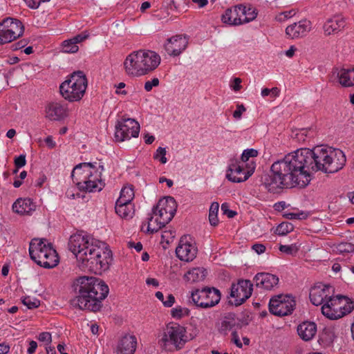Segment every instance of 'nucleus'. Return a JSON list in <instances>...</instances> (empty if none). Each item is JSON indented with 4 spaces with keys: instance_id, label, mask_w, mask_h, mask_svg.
<instances>
[{
    "instance_id": "obj_1",
    "label": "nucleus",
    "mask_w": 354,
    "mask_h": 354,
    "mask_svg": "<svg viewBox=\"0 0 354 354\" xmlns=\"http://www.w3.org/2000/svg\"><path fill=\"white\" fill-rule=\"evenodd\" d=\"M346 162L345 154L339 149L326 146L299 149L274 162L270 174L262 176V185L274 194L284 188L305 187L310 181L311 172L335 173Z\"/></svg>"
},
{
    "instance_id": "obj_2",
    "label": "nucleus",
    "mask_w": 354,
    "mask_h": 354,
    "mask_svg": "<svg viewBox=\"0 0 354 354\" xmlns=\"http://www.w3.org/2000/svg\"><path fill=\"white\" fill-rule=\"evenodd\" d=\"M76 296L71 304L81 310L97 312L102 308V301L108 295L109 287L101 279L95 277H80L72 285Z\"/></svg>"
},
{
    "instance_id": "obj_3",
    "label": "nucleus",
    "mask_w": 354,
    "mask_h": 354,
    "mask_svg": "<svg viewBox=\"0 0 354 354\" xmlns=\"http://www.w3.org/2000/svg\"><path fill=\"white\" fill-rule=\"evenodd\" d=\"M79 267L95 274H101L109 269L112 261L111 251L107 249L104 242L99 240L91 241L84 252L77 254Z\"/></svg>"
},
{
    "instance_id": "obj_4",
    "label": "nucleus",
    "mask_w": 354,
    "mask_h": 354,
    "mask_svg": "<svg viewBox=\"0 0 354 354\" xmlns=\"http://www.w3.org/2000/svg\"><path fill=\"white\" fill-rule=\"evenodd\" d=\"M160 63V55L149 50H140L129 54L124 62L128 75L138 77L154 71Z\"/></svg>"
},
{
    "instance_id": "obj_5",
    "label": "nucleus",
    "mask_w": 354,
    "mask_h": 354,
    "mask_svg": "<svg viewBox=\"0 0 354 354\" xmlns=\"http://www.w3.org/2000/svg\"><path fill=\"white\" fill-rule=\"evenodd\" d=\"M71 177L80 191L100 192L105 186L101 178V171L95 169L91 162H82L76 165L72 171Z\"/></svg>"
},
{
    "instance_id": "obj_6",
    "label": "nucleus",
    "mask_w": 354,
    "mask_h": 354,
    "mask_svg": "<svg viewBox=\"0 0 354 354\" xmlns=\"http://www.w3.org/2000/svg\"><path fill=\"white\" fill-rule=\"evenodd\" d=\"M177 209L176 200L171 196L160 198L152 209V215L156 216L153 223V216L148 219L147 232L153 234L165 227L174 218Z\"/></svg>"
},
{
    "instance_id": "obj_7",
    "label": "nucleus",
    "mask_w": 354,
    "mask_h": 354,
    "mask_svg": "<svg viewBox=\"0 0 354 354\" xmlns=\"http://www.w3.org/2000/svg\"><path fill=\"white\" fill-rule=\"evenodd\" d=\"M46 239H33L29 246L30 258L39 266L45 268L55 267L59 257L51 243H46Z\"/></svg>"
},
{
    "instance_id": "obj_8",
    "label": "nucleus",
    "mask_w": 354,
    "mask_h": 354,
    "mask_svg": "<svg viewBox=\"0 0 354 354\" xmlns=\"http://www.w3.org/2000/svg\"><path fill=\"white\" fill-rule=\"evenodd\" d=\"M87 79L81 71L73 72L68 79L61 84L59 91L62 96L69 102L80 101L87 88Z\"/></svg>"
},
{
    "instance_id": "obj_9",
    "label": "nucleus",
    "mask_w": 354,
    "mask_h": 354,
    "mask_svg": "<svg viewBox=\"0 0 354 354\" xmlns=\"http://www.w3.org/2000/svg\"><path fill=\"white\" fill-rule=\"evenodd\" d=\"M354 309V301L348 297L338 295L328 300L322 307V314L335 320L349 314Z\"/></svg>"
},
{
    "instance_id": "obj_10",
    "label": "nucleus",
    "mask_w": 354,
    "mask_h": 354,
    "mask_svg": "<svg viewBox=\"0 0 354 354\" xmlns=\"http://www.w3.org/2000/svg\"><path fill=\"white\" fill-rule=\"evenodd\" d=\"M185 329L178 324L167 326L162 337L160 339L161 346L166 351L180 349L185 343Z\"/></svg>"
},
{
    "instance_id": "obj_11",
    "label": "nucleus",
    "mask_w": 354,
    "mask_h": 354,
    "mask_svg": "<svg viewBox=\"0 0 354 354\" xmlns=\"http://www.w3.org/2000/svg\"><path fill=\"white\" fill-rule=\"evenodd\" d=\"M191 297L196 306L208 308L219 303L221 292L215 288L205 287L201 290L196 289L193 291Z\"/></svg>"
},
{
    "instance_id": "obj_12",
    "label": "nucleus",
    "mask_w": 354,
    "mask_h": 354,
    "mask_svg": "<svg viewBox=\"0 0 354 354\" xmlns=\"http://www.w3.org/2000/svg\"><path fill=\"white\" fill-rule=\"evenodd\" d=\"M296 306L294 297L288 295H278L270 299L268 304L270 313L283 317L291 315Z\"/></svg>"
},
{
    "instance_id": "obj_13",
    "label": "nucleus",
    "mask_w": 354,
    "mask_h": 354,
    "mask_svg": "<svg viewBox=\"0 0 354 354\" xmlns=\"http://www.w3.org/2000/svg\"><path fill=\"white\" fill-rule=\"evenodd\" d=\"M140 132V124L133 119L122 118L115 126V138L122 142L131 138H137Z\"/></svg>"
},
{
    "instance_id": "obj_14",
    "label": "nucleus",
    "mask_w": 354,
    "mask_h": 354,
    "mask_svg": "<svg viewBox=\"0 0 354 354\" xmlns=\"http://www.w3.org/2000/svg\"><path fill=\"white\" fill-rule=\"evenodd\" d=\"M250 280L241 279L237 283H232L230 288V297L234 299L232 304L236 306L243 304L252 295L253 288Z\"/></svg>"
},
{
    "instance_id": "obj_15",
    "label": "nucleus",
    "mask_w": 354,
    "mask_h": 354,
    "mask_svg": "<svg viewBox=\"0 0 354 354\" xmlns=\"http://www.w3.org/2000/svg\"><path fill=\"white\" fill-rule=\"evenodd\" d=\"M247 171L245 172L243 166L239 163H232L230 165L226 174V178L233 183H241L245 181L251 176L256 167V164L251 161L246 165Z\"/></svg>"
},
{
    "instance_id": "obj_16",
    "label": "nucleus",
    "mask_w": 354,
    "mask_h": 354,
    "mask_svg": "<svg viewBox=\"0 0 354 354\" xmlns=\"http://www.w3.org/2000/svg\"><path fill=\"white\" fill-rule=\"evenodd\" d=\"M335 288L329 284L319 283L311 288L309 297L315 306L324 304L334 297Z\"/></svg>"
},
{
    "instance_id": "obj_17",
    "label": "nucleus",
    "mask_w": 354,
    "mask_h": 354,
    "mask_svg": "<svg viewBox=\"0 0 354 354\" xmlns=\"http://www.w3.org/2000/svg\"><path fill=\"white\" fill-rule=\"evenodd\" d=\"M191 241L192 238L189 235H184L180 238L176 249V256L180 260L188 262L196 257L197 248Z\"/></svg>"
},
{
    "instance_id": "obj_18",
    "label": "nucleus",
    "mask_w": 354,
    "mask_h": 354,
    "mask_svg": "<svg viewBox=\"0 0 354 354\" xmlns=\"http://www.w3.org/2000/svg\"><path fill=\"white\" fill-rule=\"evenodd\" d=\"M96 240L84 232H77L71 236L68 247L69 250L77 257V254L82 251L84 252L87 246L90 245L91 241Z\"/></svg>"
},
{
    "instance_id": "obj_19",
    "label": "nucleus",
    "mask_w": 354,
    "mask_h": 354,
    "mask_svg": "<svg viewBox=\"0 0 354 354\" xmlns=\"http://www.w3.org/2000/svg\"><path fill=\"white\" fill-rule=\"evenodd\" d=\"M248 324V322L237 318L234 313H229L221 319L218 331L219 333L226 335L229 331L241 329Z\"/></svg>"
},
{
    "instance_id": "obj_20",
    "label": "nucleus",
    "mask_w": 354,
    "mask_h": 354,
    "mask_svg": "<svg viewBox=\"0 0 354 354\" xmlns=\"http://www.w3.org/2000/svg\"><path fill=\"white\" fill-rule=\"evenodd\" d=\"M187 44L186 37L176 35L167 39L165 49L169 55L178 56L186 48Z\"/></svg>"
},
{
    "instance_id": "obj_21",
    "label": "nucleus",
    "mask_w": 354,
    "mask_h": 354,
    "mask_svg": "<svg viewBox=\"0 0 354 354\" xmlns=\"http://www.w3.org/2000/svg\"><path fill=\"white\" fill-rule=\"evenodd\" d=\"M253 280L257 287L268 290H272L279 283L278 277L268 272L257 273Z\"/></svg>"
},
{
    "instance_id": "obj_22",
    "label": "nucleus",
    "mask_w": 354,
    "mask_h": 354,
    "mask_svg": "<svg viewBox=\"0 0 354 354\" xmlns=\"http://www.w3.org/2000/svg\"><path fill=\"white\" fill-rule=\"evenodd\" d=\"M137 347V339L134 335H124L118 342L116 354H134Z\"/></svg>"
},
{
    "instance_id": "obj_23",
    "label": "nucleus",
    "mask_w": 354,
    "mask_h": 354,
    "mask_svg": "<svg viewBox=\"0 0 354 354\" xmlns=\"http://www.w3.org/2000/svg\"><path fill=\"white\" fill-rule=\"evenodd\" d=\"M67 115L65 105L59 102H50L46 107V117L50 120H61Z\"/></svg>"
},
{
    "instance_id": "obj_24",
    "label": "nucleus",
    "mask_w": 354,
    "mask_h": 354,
    "mask_svg": "<svg viewBox=\"0 0 354 354\" xmlns=\"http://www.w3.org/2000/svg\"><path fill=\"white\" fill-rule=\"evenodd\" d=\"M309 21H300L288 26L286 29V33L288 37L294 39L303 37L310 30Z\"/></svg>"
},
{
    "instance_id": "obj_25",
    "label": "nucleus",
    "mask_w": 354,
    "mask_h": 354,
    "mask_svg": "<svg viewBox=\"0 0 354 354\" xmlns=\"http://www.w3.org/2000/svg\"><path fill=\"white\" fill-rule=\"evenodd\" d=\"M36 209L35 204L29 198H18L12 205L13 212L19 214H31Z\"/></svg>"
},
{
    "instance_id": "obj_26",
    "label": "nucleus",
    "mask_w": 354,
    "mask_h": 354,
    "mask_svg": "<svg viewBox=\"0 0 354 354\" xmlns=\"http://www.w3.org/2000/svg\"><path fill=\"white\" fill-rule=\"evenodd\" d=\"M333 75L336 74L339 84L344 87L354 86V68H342L339 71L337 68L333 70Z\"/></svg>"
},
{
    "instance_id": "obj_27",
    "label": "nucleus",
    "mask_w": 354,
    "mask_h": 354,
    "mask_svg": "<svg viewBox=\"0 0 354 354\" xmlns=\"http://www.w3.org/2000/svg\"><path fill=\"white\" fill-rule=\"evenodd\" d=\"M346 26V22L344 18L335 16L328 19L324 25V30L325 35H330L337 31L341 30Z\"/></svg>"
},
{
    "instance_id": "obj_28",
    "label": "nucleus",
    "mask_w": 354,
    "mask_h": 354,
    "mask_svg": "<svg viewBox=\"0 0 354 354\" xmlns=\"http://www.w3.org/2000/svg\"><path fill=\"white\" fill-rule=\"evenodd\" d=\"M0 23L2 24L3 26L6 28L9 29L13 37L16 39L21 37L24 33V27L22 23L18 19L8 17Z\"/></svg>"
},
{
    "instance_id": "obj_29",
    "label": "nucleus",
    "mask_w": 354,
    "mask_h": 354,
    "mask_svg": "<svg viewBox=\"0 0 354 354\" xmlns=\"http://www.w3.org/2000/svg\"><path fill=\"white\" fill-rule=\"evenodd\" d=\"M317 326L314 322H305L297 327V333L304 341L310 340L316 334Z\"/></svg>"
},
{
    "instance_id": "obj_30",
    "label": "nucleus",
    "mask_w": 354,
    "mask_h": 354,
    "mask_svg": "<svg viewBox=\"0 0 354 354\" xmlns=\"http://www.w3.org/2000/svg\"><path fill=\"white\" fill-rule=\"evenodd\" d=\"M242 10L236 6H232L227 8L225 13L222 15L221 19L223 23L230 25L238 26L242 24V18H239L238 12H241Z\"/></svg>"
},
{
    "instance_id": "obj_31",
    "label": "nucleus",
    "mask_w": 354,
    "mask_h": 354,
    "mask_svg": "<svg viewBox=\"0 0 354 354\" xmlns=\"http://www.w3.org/2000/svg\"><path fill=\"white\" fill-rule=\"evenodd\" d=\"M115 212L122 218H131L133 213V206L131 203H115Z\"/></svg>"
},
{
    "instance_id": "obj_32",
    "label": "nucleus",
    "mask_w": 354,
    "mask_h": 354,
    "mask_svg": "<svg viewBox=\"0 0 354 354\" xmlns=\"http://www.w3.org/2000/svg\"><path fill=\"white\" fill-rule=\"evenodd\" d=\"M207 274V272L206 269L203 268H195L188 271L187 273L185 274V278L192 282L199 281H203Z\"/></svg>"
},
{
    "instance_id": "obj_33",
    "label": "nucleus",
    "mask_w": 354,
    "mask_h": 354,
    "mask_svg": "<svg viewBox=\"0 0 354 354\" xmlns=\"http://www.w3.org/2000/svg\"><path fill=\"white\" fill-rule=\"evenodd\" d=\"M134 198V191L132 185L124 187L121 192L120 196L116 202L119 203H131V201Z\"/></svg>"
},
{
    "instance_id": "obj_34",
    "label": "nucleus",
    "mask_w": 354,
    "mask_h": 354,
    "mask_svg": "<svg viewBox=\"0 0 354 354\" xmlns=\"http://www.w3.org/2000/svg\"><path fill=\"white\" fill-rule=\"evenodd\" d=\"M218 208L219 204L217 202H213L210 205L209 211V221L212 226H216L218 223V219L217 216Z\"/></svg>"
},
{
    "instance_id": "obj_35",
    "label": "nucleus",
    "mask_w": 354,
    "mask_h": 354,
    "mask_svg": "<svg viewBox=\"0 0 354 354\" xmlns=\"http://www.w3.org/2000/svg\"><path fill=\"white\" fill-rule=\"evenodd\" d=\"M15 39H16V38L13 37L9 29L6 28L3 26V24L0 23V45L10 43Z\"/></svg>"
},
{
    "instance_id": "obj_36",
    "label": "nucleus",
    "mask_w": 354,
    "mask_h": 354,
    "mask_svg": "<svg viewBox=\"0 0 354 354\" xmlns=\"http://www.w3.org/2000/svg\"><path fill=\"white\" fill-rule=\"evenodd\" d=\"M293 229L294 227L292 223L288 222H283L277 227L274 232L279 236H284L292 232Z\"/></svg>"
},
{
    "instance_id": "obj_37",
    "label": "nucleus",
    "mask_w": 354,
    "mask_h": 354,
    "mask_svg": "<svg viewBox=\"0 0 354 354\" xmlns=\"http://www.w3.org/2000/svg\"><path fill=\"white\" fill-rule=\"evenodd\" d=\"M189 314V310L187 308H183L180 306H178L174 308L171 310V315L172 317L176 319H180L184 317L188 316Z\"/></svg>"
},
{
    "instance_id": "obj_38",
    "label": "nucleus",
    "mask_w": 354,
    "mask_h": 354,
    "mask_svg": "<svg viewBox=\"0 0 354 354\" xmlns=\"http://www.w3.org/2000/svg\"><path fill=\"white\" fill-rule=\"evenodd\" d=\"M315 135L314 131L311 129H301L295 134L299 141L305 142L307 138H313Z\"/></svg>"
},
{
    "instance_id": "obj_39",
    "label": "nucleus",
    "mask_w": 354,
    "mask_h": 354,
    "mask_svg": "<svg viewBox=\"0 0 354 354\" xmlns=\"http://www.w3.org/2000/svg\"><path fill=\"white\" fill-rule=\"evenodd\" d=\"M336 250L340 254L353 252L354 245L348 242H342L336 245Z\"/></svg>"
},
{
    "instance_id": "obj_40",
    "label": "nucleus",
    "mask_w": 354,
    "mask_h": 354,
    "mask_svg": "<svg viewBox=\"0 0 354 354\" xmlns=\"http://www.w3.org/2000/svg\"><path fill=\"white\" fill-rule=\"evenodd\" d=\"M62 49L65 53H73L78 50L79 47L75 44H73V41L69 39L63 41Z\"/></svg>"
},
{
    "instance_id": "obj_41",
    "label": "nucleus",
    "mask_w": 354,
    "mask_h": 354,
    "mask_svg": "<svg viewBox=\"0 0 354 354\" xmlns=\"http://www.w3.org/2000/svg\"><path fill=\"white\" fill-rule=\"evenodd\" d=\"M308 214L303 211H299L297 212H288L284 214V216L290 220H303L308 217Z\"/></svg>"
},
{
    "instance_id": "obj_42",
    "label": "nucleus",
    "mask_w": 354,
    "mask_h": 354,
    "mask_svg": "<svg viewBox=\"0 0 354 354\" xmlns=\"http://www.w3.org/2000/svg\"><path fill=\"white\" fill-rule=\"evenodd\" d=\"M24 305L26 306L29 309H34L39 306L40 301L37 299H32L30 297H25L22 299Z\"/></svg>"
},
{
    "instance_id": "obj_43",
    "label": "nucleus",
    "mask_w": 354,
    "mask_h": 354,
    "mask_svg": "<svg viewBox=\"0 0 354 354\" xmlns=\"http://www.w3.org/2000/svg\"><path fill=\"white\" fill-rule=\"evenodd\" d=\"M167 151L165 148L158 147L153 154V158L155 160H159L162 164H165L167 162V159L166 158Z\"/></svg>"
},
{
    "instance_id": "obj_44",
    "label": "nucleus",
    "mask_w": 354,
    "mask_h": 354,
    "mask_svg": "<svg viewBox=\"0 0 354 354\" xmlns=\"http://www.w3.org/2000/svg\"><path fill=\"white\" fill-rule=\"evenodd\" d=\"M279 250L283 253L290 255L295 254L298 251V248L295 244L292 245H280Z\"/></svg>"
},
{
    "instance_id": "obj_45",
    "label": "nucleus",
    "mask_w": 354,
    "mask_h": 354,
    "mask_svg": "<svg viewBox=\"0 0 354 354\" xmlns=\"http://www.w3.org/2000/svg\"><path fill=\"white\" fill-rule=\"evenodd\" d=\"M259 152L254 149H247L243 151L241 155V160L243 162L249 161L250 158H255L258 156Z\"/></svg>"
},
{
    "instance_id": "obj_46",
    "label": "nucleus",
    "mask_w": 354,
    "mask_h": 354,
    "mask_svg": "<svg viewBox=\"0 0 354 354\" xmlns=\"http://www.w3.org/2000/svg\"><path fill=\"white\" fill-rule=\"evenodd\" d=\"M257 13L255 11V9L249 7L246 8V13L245 15H244V17L242 18V24L248 23L250 21H252L257 17Z\"/></svg>"
},
{
    "instance_id": "obj_47",
    "label": "nucleus",
    "mask_w": 354,
    "mask_h": 354,
    "mask_svg": "<svg viewBox=\"0 0 354 354\" xmlns=\"http://www.w3.org/2000/svg\"><path fill=\"white\" fill-rule=\"evenodd\" d=\"M296 14L295 10H290L282 12L276 16V20L280 22L284 21L286 19L293 17Z\"/></svg>"
},
{
    "instance_id": "obj_48",
    "label": "nucleus",
    "mask_w": 354,
    "mask_h": 354,
    "mask_svg": "<svg viewBox=\"0 0 354 354\" xmlns=\"http://www.w3.org/2000/svg\"><path fill=\"white\" fill-rule=\"evenodd\" d=\"M245 111L246 109L243 104H237L236 109L233 113V117L236 120H239L241 118L243 113Z\"/></svg>"
},
{
    "instance_id": "obj_49",
    "label": "nucleus",
    "mask_w": 354,
    "mask_h": 354,
    "mask_svg": "<svg viewBox=\"0 0 354 354\" xmlns=\"http://www.w3.org/2000/svg\"><path fill=\"white\" fill-rule=\"evenodd\" d=\"M159 85V80L157 77L153 78L151 81H147L145 84V89L147 91L152 90L153 86H158Z\"/></svg>"
},
{
    "instance_id": "obj_50",
    "label": "nucleus",
    "mask_w": 354,
    "mask_h": 354,
    "mask_svg": "<svg viewBox=\"0 0 354 354\" xmlns=\"http://www.w3.org/2000/svg\"><path fill=\"white\" fill-rule=\"evenodd\" d=\"M50 0H24L26 5L32 8L37 9L41 2H48Z\"/></svg>"
},
{
    "instance_id": "obj_51",
    "label": "nucleus",
    "mask_w": 354,
    "mask_h": 354,
    "mask_svg": "<svg viewBox=\"0 0 354 354\" xmlns=\"http://www.w3.org/2000/svg\"><path fill=\"white\" fill-rule=\"evenodd\" d=\"M26 164V155H24V154H21L15 159V167H17V169H19V168L25 166Z\"/></svg>"
},
{
    "instance_id": "obj_52",
    "label": "nucleus",
    "mask_w": 354,
    "mask_h": 354,
    "mask_svg": "<svg viewBox=\"0 0 354 354\" xmlns=\"http://www.w3.org/2000/svg\"><path fill=\"white\" fill-rule=\"evenodd\" d=\"M88 37V34H86V32H82L73 38L70 39L73 41V44H75L77 45L78 43H80L87 39Z\"/></svg>"
},
{
    "instance_id": "obj_53",
    "label": "nucleus",
    "mask_w": 354,
    "mask_h": 354,
    "mask_svg": "<svg viewBox=\"0 0 354 354\" xmlns=\"http://www.w3.org/2000/svg\"><path fill=\"white\" fill-rule=\"evenodd\" d=\"M232 342L236 344V346L239 348H242L243 345L238 335L237 331L233 330L232 332Z\"/></svg>"
},
{
    "instance_id": "obj_54",
    "label": "nucleus",
    "mask_w": 354,
    "mask_h": 354,
    "mask_svg": "<svg viewBox=\"0 0 354 354\" xmlns=\"http://www.w3.org/2000/svg\"><path fill=\"white\" fill-rule=\"evenodd\" d=\"M252 249L258 254H263L266 251V246L261 243H256L252 246Z\"/></svg>"
},
{
    "instance_id": "obj_55",
    "label": "nucleus",
    "mask_w": 354,
    "mask_h": 354,
    "mask_svg": "<svg viewBox=\"0 0 354 354\" xmlns=\"http://www.w3.org/2000/svg\"><path fill=\"white\" fill-rule=\"evenodd\" d=\"M38 339L41 342H50L51 335L50 333L48 332L41 333L39 335Z\"/></svg>"
},
{
    "instance_id": "obj_56",
    "label": "nucleus",
    "mask_w": 354,
    "mask_h": 354,
    "mask_svg": "<svg viewBox=\"0 0 354 354\" xmlns=\"http://www.w3.org/2000/svg\"><path fill=\"white\" fill-rule=\"evenodd\" d=\"M227 205L226 204H223L221 205V209L224 214H225L228 218H233L236 214V212L233 210L227 209Z\"/></svg>"
},
{
    "instance_id": "obj_57",
    "label": "nucleus",
    "mask_w": 354,
    "mask_h": 354,
    "mask_svg": "<svg viewBox=\"0 0 354 354\" xmlns=\"http://www.w3.org/2000/svg\"><path fill=\"white\" fill-rule=\"evenodd\" d=\"M241 80L239 77H235L233 80V84L231 85L233 90L235 91H239L241 88Z\"/></svg>"
},
{
    "instance_id": "obj_58",
    "label": "nucleus",
    "mask_w": 354,
    "mask_h": 354,
    "mask_svg": "<svg viewBox=\"0 0 354 354\" xmlns=\"http://www.w3.org/2000/svg\"><path fill=\"white\" fill-rule=\"evenodd\" d=\"M27 45V41L26 40H20L17 43L13 44L11 46L13 50H19Z\"/></svg>"
},
{
    "instance_id": "obj_59",
    "label": "nucleus",
    "mask_w": 354,
    "mask_h": 354,
    "mask_svg": "<svg viewBox=\"0 0 354 354\" xmlns=\"http://www.w3.org/2000/svg\"><path fill=\"white\" fill-rule=\"evenodd\" d=\"M175 302V297L173 295L171 294H169L168 296H167V299L163 301V305L166 307H171L173 306V304H174Z\"/></svg>"
},
{
    "instance_id": "obj_60",
    "label": "nucleus",
    "mask_w": 354,
    "mask_h": 354,
    "mask_svg": "<svg viewBox=\"0 0 354 354\" xmlns=\"http://www.w3.org/2000/svg\"><path fill=\"white\" fill-rule=\"evenodd\" d=\"M128 245L131 248H134L137 252H140L142 250V244L140 242L134 243L129 241Z\"/></svg>"
},
{
    "instance_id": "obj_61",
    "label": "nucleus",
    "mask_w": 354,
    "mask_h": 354,
    "mask_svg": "<svg viewBox=\"0 0 354 354\" xmlns=\"http://www.w3.org/2000/svg\"><path fill=\"white\" fill-rule=\"evenodd\" d=\"M37 347V343L35 341H30L29 343V347L27 350L28 354H33Z\"/></svg>"
},
{
    "instance_id": "obj_62",
    "label": "nucleus",
    "mask_w": 354,
    "mask_h": 354,
    "mask_svg": "<svg viewBox=\"0 0 354 354\" xmlns=\"http://www.w3.org/2000/svg\"><path fill=\"white\" fill-rule=\"evenodd\" d=\"M236 8H240V10L243 9V10H241V12H238V16H237L239 18H243L244 15H245V13H246V6L243 4H239V5H236Z\"/></svg>"
},
{
    "instance_id": "obj_63",
    "label": "nucleus",
    "mask_w": 354,
    "mask_h": 354,
    "mask_svg": "<svg viewBox=\"0 0 354 354\" xmlns=\"http://www.w3.org/2000/svg\"><path fill=\"white\" fill-rule=\"evenodd\" d=\"M45 142L50 149H53L55 147V142L53 141V138L50 136L46 137L45 139Z\"/></svg>"
},
{
    "instance_id": "obj_64",
    "label": "nucleus",
    "mask_w": 354,
    "mask_h": 354,
    "mask_svg": "<svg viewBox=\"0 0 354 354\" xmlns=\"http://www.w3.org/2000/svg\"><path fill=\"white\" fill-rule=\"evenodd\" d=\"M10 351V346L5 344H0V354H7Z\"/></svg>"
}]
</instances>
